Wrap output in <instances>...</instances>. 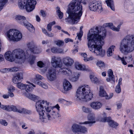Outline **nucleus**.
I'll list each match as a JSON object with an SVG mask.
<instances>
[{"label": "nucleus", "instance_id": "19", "mask_svg": "<svg viewBox=\"0 0 134 134\" xmlns=\"http://www.w3.org/2000/svg\"><path fill=\"white\" fill-rule=\"evenodd\" d=\"M63 62L65 65L67 66H70L73 64L74 61L70 58L66 57L63 59Z\"/></svg>", "mask_w": 134, "mask_h": 134}, {"label": "nucleus", "instance_id": "20", "mask_svg": "<svg viewBox=\"0 0 134 134\" xmlns=\"http://www.w3.org/2000/svg\"><path fill=\"white\" fill-rule=\"evenodd\" d=\"M109 77L106 80L108 82L111 81V83H114L115 80L114 79V76L113 75V72L111 69H109L108 71Z\"/></svg>", "mask_w": 134, "mask_h": 134}, {"label": "nucleus", "instance_id": "57", "mask_svg": "<svg viewBox=\"0 0 134 134\" xmlns=\"http://www.w3.org/2000/svg\"><path fill=\"white\" fill-rule=\"evenodd\" d=\"M93 59V58L91 56L89 58H87V59H85L84 61H88L92 60Z\"/></svg>", "mask_w": 134, "mask_h": 134}, {"label": "nucleus", "instance_id": "39", "mask_svg": "<svg viewBox=\"0 0 134 134\" xmlns=\"http://www.w3.org/2000/svg\"><path fill=\"white\" fill-rule=\"evenodd\" d=\"M88 120L90 121H95V117L93 114H90L88 116Z\"/></svg>", "mask_w": 134, "mask_h": 134}, {"label": "nucleus", "instance_id": "25", "mask_svg": "<svg viewBox=\"0 0 134 134\" xmlns=\"http://www.w3.org/2000/svg\"><path fill=\"white\" fill-rule=\"evenodd\" d=\"M41 101H43L44 104H43V107L44 109V108L46 109V111L48 112L49 111H51L50 108L49 107V103L47 102V101H44V100H41Z\"/></svg>", "mask_w": 134, "mask_h": 134}, {"label": "nucleus", "instance_id": "5", "mask_svg": "<svg viewBox=\"0 0 134 134\" xmlns=\"http://www.w3.org/2000/svg\"><path fill=\"white\" fill-rule=\"evenodd\" d=\"M93 94L90 92L88 86L80 87L77 89L76 95V99L82 102H86L90 100L93 97Z\"/></svg>", "mask_w": 134, "mask_h": 134}, {"label": "nucleus", "instance_id": "16", "mask_svg": "<svg viewBox=\"0 0 134 134\" xmlns=\"http://www.w3.org/2000/svg\"><path fill=\"white\" fill-rule=\"evenodd\" d=\"M23 79V74L21 72L16 74L13 79V82L15 84H18L19 81Z\"/></svg>", "mask_w": 134, "mask_h": 134}, {"label": "nucleus", "instance_id": "28", "mask_svg": "<svg viewBox=\"0 0 134 134\" xmlns=\"http://www.w3.org/2000/svg\"><path fill=\"white\" fill-rule=\"evenodd\" d=\"M80 126L75 124L73 125L72 128L73 131L75 133L79 132Z\"/></svg>", "mask_w": 134, "mask_h": 134}, {"label": "nucleus", "instance_id": "60", "mask_svg": "<svg viewBox=\"0 0 134 134\" xmlns=\"http://www.w3.org/2000/svg\"><path fill=\"white\" fill-rule=\"evenodd\" d=\"M65 41L66 43H67L69 42H73V40L69 38H67L65 39Z\"/></svg>", "mask_w": 134, "mask_h": 134}, {"label": "nucleus", "instance_id": "30", "mask_svg": "<svg viewBox=\"0 0 134 134\" xmlns=\"http://www.w3.org/2000/svg\"><path fill=\"white\" fill-rule=\"evenodd\" d=\"M75 66L76 69L77 70H85V66L84 65H82L78 63H75Z\"/></svg>", "mask_w": 134, "mask_h": 134}, {"label": "nucleus", "instance_id": "32", "mask_svg": "<svg viewBox=\"0 0 134 134\" xmlns=\"http://www.w3.org/2000/svg\"><path fill=\"white\" fill-rule=\"evenodd\" d=\"M79 76L80 74L79 73L76 74L74 76L71 78L70 80L73 82L76 81L78 80Z\"/></svg>", "mask_w": 134, "mask_h": 134}, {"label": "nucleus", "instance_id": "14", "mask_svg": "<svg viewBox=\"0 0 134 134\" xmlns=\"http://www.w3.org/2000/svg\"><path fill=\"white\" fill-rule=\"evenodd\" d=\"M101 121L102 122H104L107 121L109 123V125L113 128H115L118 126V124L112 120L110 117L107 118H103L102 119Z\"/></svg>", "mask_w": 134, "mask_h": 134}, {"label": "nucleus", "instance_id": "2", "mask_svg": "<svg viewBox=\"0 0 134 134\" xmlns=\"http://www.w3.org/2000/svg\"><path fill=\"white\" fill-rule=\"evenodd\" d=\"M82 6L80 3L74 2L71 3L69 5V9L67 12L69 17L67 20L70 19L72 21L71 24L77 23L80 19L82 14Z\"/></svg>", "mask_w": 134, "mask_h": 134}, {"label": "nucleus", "instance_id": "41", "mask_svg": "<svg viewBox=\"0 0 134 134\" xmlns=\"http://www.w3.org/2000/svg\"><path fill=\"white\" fill-rule=\"evenodd\" d=\"M97 65L100 68H104L105 67V64L103 62L99 61L97 63Z\"/></svg>", "mask_w": 134, "mask_h": 134}, {"label": "nucleus", "instance_id": "17", "mask_svg": "<svg viewBox=\"0 0 134 134\" xmlns=\"http://www.w3.org/2000/svg\"><path fill=\"white\" fill-rule=\"evenodd\" d=\"M132 56L130 55L129 57H125V58L124 57L121 58L119 56H118L116 57V59L117 60H120L122 63L124 65H126L127 64V63L126 61L127 62H130L132 60Z\"/></svg>", "mask_w": 134, "mask_h": 134}, {"label": "nucleus", "instance_id": "23", "mask_svg": "<svg viewBox=\"0 0 134 134\" xmlns=\"http://www.w3.org/2000/svg\"><path fill=\"white\" fill-rule=\"evenodd\" d=\"M23 24L30 32H33L34 31V28L33 26L26 20L23 21Z\"/></svg>", "mask_w": 134, "mask_h": 134}, {"label": "nucleus", "instance_id": "40", "mask_svg": "<svg viewBox=\"0 0 134 134\" xmlns=\"http://www.w3.org/2000/svg\"><path fill=\"white\" fill-rule=\"evenodd\" d=\"M17 84L18 87L21 89H24L26 85L25 84H23L21 83H19V82Z\"/></svg>", "mask_w": 134, "mask_h": 134}, {"label": "nucleus", "instance_id": "42", "mask_svg": "<svg viewBox=\"0 0 134 134\" xmlns=\"http://www.w3.org/2000/svg\"><path fill=\"white\" fill-rule=\"evenodd\" d=\"M82 110L83 112L86 113H89L91 112L90 109L84 106L82 107Z\"/></svg>", "mask_w": 134, "mask_h": 134}, {"label": "nucleus", "instance_id": "64", "mask_svg": "<svg viewBox=\"0 0 134 134\" xmlns=\"http://www.w3.org/2000/svg\"><path fill=\"white\" fill-rule=\"evenodd\" d=\"M83 0H73L74 2H76L77 3H80L81 4V3H83Z\"/></svg>", "mask_w": 134, "mask_h": 134}, {"label": "nucleus", "instance_id": "43", "mask_svg": "<svg viewBox=\"0 0 134 134\" xmlns=\"http://www.w3.org/2000/svg\"><path fill=\"white\" fill-rule=\"evenodd\" d=\"M8 0H0V7L2 9V7L8 1Z\"/></svg>", "mask_w": 134, "mask_h": 134}, {"label": "nucleus", "instance_id": "45", "mask_svg": "<svg viewBox=\"0 0 134 134\" xmlns=\"http://www.w3.org/2000/svg\"><path fill=\"white\" fill-rule=\"evenodd\" d=\"M121 89L120 86L118 85L115 88V91L117 93H119L121 92Z\"/></svg>", "mask_w": 134, "mask_h": 134}, {"label": "nucleus", "instance_id": "58", "mask_svg": "<svg viewBox=\"0 0 134 134\" xmlns=\"http://www.w3.org/2000/svg\"><path fill=\"white\" fill-rule=\"evenodd\" d=\"M52 26V25H51L49 23V24L47 25V29L49 31H51V30H52V29H51Z\"/></svg>", "mask_w": 134, "mask_h": 134}, {"label": "nucleus", "instance_id": "21", "mask_svg": "<svg viewBox=\"0 0 134 134\" xmlns=\"http://www.w3.org/2000/svg\"><path fill=\"white\" fill-rule=\"evenodd\" d=\"M59 72L63 75H69L71 74V71L70 69L65 68H63L60 69Z\"/></svg>", "mask_w": 134, "mask_h": 134}, {"label": "nucleus", "instance_id": "51", "mask_svg": "<svg viewBox=\"0 0 134 134\" xmlns=\"http://www.w3.org/2000/svg\"><path fill=\"white\" fill-rule=\"evenodd\" d=\"M36 79L39 80H42L43 78L42 76L38 74L36 75Z\"/></svg>", "mask_w": 134, "mask_h": 134}, {"label": "nucleus", "instance_id": "10", "mask_svg": "<svg viewBox=\"0 0 134 134\" xmlns=\"http://www.w3.org/2000/svg\"><path fill=\"white\" fill-rule=\"evenodd\" d=\"M55 107L57 109L54 108L53 109L51 110L50 111H49L48 113H46V116L44 119H46V117L49 120H52L55 119L59 116L57 110H59V107L58 104H57Z\"/></svg>", "mask_w": 134, "mask_h": 134}, {"label": "nucleus", "instance_id": "6", "mask_svg": "<svg viewBox=\"0 0 134 134\" xmlns=\"http://www.w3.org/2000/svg\"><path fill=\"white\" fill-rule=\"evenodd\" d=\"M36 3L35 0H19L18 5L20 9L25 8L28 12H30L35 8Z\"/></svg>", "mask_w": 134, "mask_h": 134}, {"label": "nucleus", "instance_id": "22", "mask_svg": "<svg viewBox=\"0 0 134 134\" xmlns=\"http://www.w3.org/2000/svg\"><path fill=\"white\" fill-rule=\"evenodd\" d=\"M63 86L64 90L66 91L70 90L72 87V86L70 83L66 79L64 80Z\"/></svg>", "mask_w": 134, "mask_h": 134}, {"label": "nucleus", "instance_id": "37", "mask_svg": "<svg viewBox=\"0 0 134 134\" xmlns=\"http://www.w3.org/2000/svg\"><path fill=\"white\" fill-rule=\"evenodd\" d=\"M57 12L58 14V15L59 16V18L61 19L62 18L63 15V13L60 10L59 8L58 7H57Z\"/></svg>", "mask_w": 134, "mask_h": 134}, {"label": "nucleus", "instance_id": "1", "mask_svg": "<svg viewBox=\"0 0 134 134\" xmlns=\"http://www.w3.org/2000/svg\"><path fill=\"white\" fill-rule=\"evenodd\" d=\"M101 31L100 28L96 27L94 29H91L88 34L87 45L90 50L97 55L103 57L105 51L102 49V46L104 44V39L106 36L105 30L102 31V35H99Z\"/></svg>", "mask_w": 134, "mask_h": 134}, {"label": "nucleus", "instance_id": "61", "mask_svg": "<svg viewBox=\"0 0 134 134\" xmlns=\"http://www.w3.org/2000/svg\"><path fill=\"white\" fill-rule=\"evenodd\" d=\"M57 53H62L63 52V49L57 48Z\"/></svg>", "mask_w": 134, "mask_h": 134}, {"label": "nucleus", "instance_id": "44", "mask_svg": "<svg viewBox=\"0 0 134 134\" xmlns=\"http://www.w3.org/2000/svg\"><path fill=\"white\" fill-rule=\"evenodd\" d=\"M64 43L63 41L60 40H58L56 42V44L59 46L63 45Z\"/></svg>", "mask_w": 134, "mask_h": 134}, {"label": "nucleus", "instance_id": "35", "mask_svg": "<svg viewBox=\"0 0 134 134\" xmlns=\"http://www.w3.org/2000/svg\"><path fill=\"white\" fill-rule=\"evenodd\" d=\"M25 89L27 92H29L32 91L33 88L30 85L26 84Z\"/></svg>", "mask_w": 134, "mask_h": 134}, {"label": "nucleus", "instance_id": "29", "mask_svg": "<svg viewBox=\"0 0 134 134\" xmlns=\"http://www.w3.org/2000/svg\"><path fill=\"white\" fill-rule=\"evenodd\" d=\"M26 97L34 101H36L39 98L38 97L31 94H27Z\"/></svg>", "mask_w": 134, "mask_h": 134}, {"label": "nucleus", "instance_id": "48", "mask_svg": "<svg viewBox=\"0 0 134 134\" xmlns=\"http://www.w3.org/2000/svg\"><path fill=\"white\" fill-rule=\"evenodd\" d=\"M18 70V69L16 67H13L9 68V71L10 72H16Z\"/></svg>", "mask_w": 134, "mask_h": 134}, {"label": "nucleus", "instance_id": "9", "mask_svg": "<svg viewBox=\"0 0 134 134\" xmlns=\"http://www.w3.org/2000/svg\"><path fill=\"white\" fill-rule=\"evenodd\" d=\"M43 101H39L36 103L35 106L37 111L39 113L40 119L42 121H44V119L45 118L44 116L45 111L44 109L43 104H44Z\"/></svg>", "mask_w": 134, "mask_h": 134}, {"label": "nucleus", "instance_id": "49", "mask_svg": "<svg viewBox=\"0 0 134 134\" xmlns=\"http://www.w3.org/2000/svg\"><path fill=\"white\" fill-rule=\"evenodd\" d=\"M0 123L2 125L6 126L7 125V122L5 120H0Z\"/></svg>", "mask_w": 134, "mask_h": 134}, {"label": "nucleus", "instance_id": "53", "mask_svg": "<svg viewBox=\"0 0 134 134\" xmlns=\"http://www.w3.org/2000/svg\"><path fill=\"white\" fill-rule=\"evenodd\" d=\"M82 32H81L79 33H77V36L78 37V39L80 40L81 39V37L82 36Z\"/></svg>", "mask_w": 134, "mask_h": 134}, {"label": "nucleus", "instance_id": "15", "mask_svg": "<svg viewBox=\"0 0 134 134\" xmlns=\"http://www.w3.org/2000/svg\"><path fill=\"white\" fill-rule=\"evenodd\" d=\"M99 96L101 97H105L106 99H108L111 98L113 96V93H110L108 96L106 92L104 91L103 87L101 86L100 88V91L99 93Z\"/></svg>", "mask_w": 134, "mask_h": 134}, {"label": "nucleus", "instance_id": "4", "mask_svg": "<svg viewBox=\"0 0 134 134\" xmlns=\"http://www.w3.org/2000/svg\"><path fill=\"white\" fill-rule=\"evenodd\" d=\"M121 52L127 54L134 50V35H128L121 41L119 48Z\"/></svg>", "mask_w": 134, "mask_h": 134}, {"label": "nucleus", "instance_id": "56", "mask_svg": "<svg viewBox=\"0 0 134 134\" xmlns=\"http://www.w3.org/2000/svg\"><path fill=\"white\" fill-rule=\"evenodd\" d=\"M57 48L56 47H53L51 49V51L54 53H57Z\"/></svg>", "mask_w": 134, "mask_h": 134}, {"label": "nucleus", "instance_id": "63", "mask_svg": "<svg viewBox=\"0 0 134 134\" xmlns=\"http://www.w3.org/2000/svg\"><path fill=\"white\" fill-rule=\"evenodd\" d=\"M4 60L3 56L0 54V62L3 61Z\"/></svg>", "mask_w": 134, "mask_h": 134}, {"label": "nucleus", "instance_id": "62", "mask_svg": "<svg viewBox=\"0 0 134 134\" xmlns=\"http://www.w3.org/2000/svg\"><path fill=\"white\" fill-rule=\"evenodd\" d=\"M81 56H82L83 57H84V58L83 59L84 60V59H87V54L86 53H84L83 54H81Z\"/></svg>", "mask_w": 134, "mask_h": 134}, {"label": "nucleus", "instance_id": "18", "mask_svg": "<svg viewBox=\"0 0 134 134\" xmlns=\"http://www.w3.org/2000/svg\"><path fill=\"white\" fill-rule=\"evenodd\" d=\"M102 104L99 102H94L90 104L91 107L93 109L98 110L100 108L102 107Z\"/></svg>", "mask_w": 134, "mask_h": 134}, {"label": "nucleus", "instance_id": "52", "mask_svg": "<svg viewBox=\"0 0 134 134\" xmlns=\"http://www.w3.org/2000/svg\"><path fill=\"white\" fill-rule=\"evenodd\" d=\"M9 91L12 92L13 91L15 90L14 87L12 86H11L8 88Z\"/></svg>", "mask_w": 134, "mask_h": 134}, {"label": "nucleus", "instance_id": "3", "mask_svg": "<svg viewBox=\"0 0 134 134\" xmlns=\"http://www.w3.org/2000/svg\"><path fill=\"white\" fill-rule=\"evenodd\" d=\"M30 52L29 50L24 51L22 49H15L12 52L8 51L6 52L5 55V59L11 62L14 61V57L20 59L23 62L29 57L30 55Z\"/></svg>", "mask_w": 134, "mask_h": 134}, {"label": "nucleus", "instance_id": "24", "mask_svg": "<svg viewBox=\"0 0 134 134\" xmlns=\"http://www.w3.org/2000/svg\"><path fill=\"white\" fill-rule=\"evenodd\" d=\"M104 26L105 27H110L111 29L115 31H119V27H116L111 23H105L104 24Z\"/></svg>", "mask_w": 134, "mask_h": 134}, {"label": "nucleus", "instance_id": "33", "mask_svg": "<svg viewBox=\"0 0 134 134\" xmlns=\"http://www.w3.org/2000/svg\"><path fill=\"white\" fill-rule=\"evenodd\" d=\"M18 112L20 113L29 114L31 113V111L25 109L23 108L21 110H18Z\"/></svg>", "mask_w": 134, "mask_h": 134}, {"label": "nucleus", "instance_id": "36", "mask_svg": "<svg viewBox=\"0 0 134 134\" xmlns=\"http://www.w3.org/2000/svg\"><path fill=\"white\" fill-rule=\"evenodd\" d=\"M37 84L44 88H48V85L46 84L39 81L37 83Z\"/></svg>", "mask_w": 134, "mask_h": 134}, {"label": "nucleus", "instance_id": "13", "mask_svg": "<svg viewBox=\"0 0 134 134\" xmlns=\"http://www.w3.org/2000/svg\"><path fill=\"white\" fill-rule=\"evenodd\" d=\"M47 77L50 81H53L56 80L57 78L56 70L52 68L49 69L47 75Z\"/></svg>", "mask_w": 134, "mask_h": 134}, {"label": "nucleus", "instance_id": "50", "mask_svg": "<svg viewBox=\"0 0 134 134\" xmlns=\"http://www.w3.org/2000/svg\"><path fill=\"white\" fill-rule=\"evenodd\" d=\"M95 122V121H85L82 123V124H89V125L90 126H91L92 125L91 124H93Z\"/></svg>", "mask_w": 134, "mask_h": 134}, {"label": "nucleus", "instance_id": "38", "mask_svg": "<svg viewBox=\"0 0 134 134\" xmlns=\"http://www.w3.org/2000/svg\"><path fill=\"white\" fill-rule=\"evenodd\" d=\"M87 129L86 127L84 126H80L79 132L85 133L87 132Z\"/></svg>", "mask_w": 134, "mask_h": 134}, {"label": "nucleus", "instance_id": "11", "mask_svg": "<svg viewBox=\"0 0 134 134\" xmlns=\"http://www.w3.org/2000/svg\"><path fill=\"white\" fill-rule=\"evenodd\" d=\"M89 7L91 10L95 11L97 10L101 12L102 9L101 3L98 1H93L89 4Z\"/></svg>", "mask_w": 134, "mask_h": 134}, {"label": "nucleus", "instance_id": "8", "mask_svg": "<svg viewBox=\"0 0 134 134\" xmlns=\"http://www.w3.org/2000/svg\"><path fill=\"white\" fill-rule=\"evenodd\" d=\"M27 46L29 49L27 50H29L30 52V55L28 58L26 59L24 61L26 60L29 59L28 60L30 61V63L31 64H32L34 63V61L35 60L36 57L35 56H31V53H32L34 54H38L40 53V51L35 43L33 41L28 43L27 44Z\"/></svg>", "mask_w": 134, "mask_h": 134}, {"label": "nucleus", "instance_id": "47", "mask_svg": "<svg viewBox=\"0 0 134 134\" xmlns=\"http://www.w3.org/2000/svg\"><path fill=\"white\" fill-rule=\"evenodd\" d=\"M11 111H12L14 112H18V110L19 109H17L16 107L15 106L13 105H11Z\"/></svg>", "mask_w": 134, "mask_h": 134}, {"label": "nucleus", "instance_id": "54", "mask_svg": "<svg viewBox=\"0 0 134 134\" xmlns=\"http://www.w3.org/2000/svg\"><path fill=\"white\" fill-rule=\"evenodd\" d=\"M92 82L94 83H97L99 82L98 79L96 77H94L92 80Z\"/></svg>", "mask_w": 134, "mask_h": 134}, {"label": "nucleus", "instance_id": "34", "mask_svg": "<svg viewBox=\"0 0 134 134\" xmlns=\"http://www.w3.org/2000/svg\"><path fill=\"white\" fill-rule=\"evenodd\" d=\"M1 108L3 109L7 110L8 111H10L11 110V106L10 105H1Z\"/></svg>", "mask_w": 134, "mask_h": 134}, {"label": "nucleus", "instance_id": "55", "mask_svg": "<svg viewBox=\"0 0 134 134\" xmlns=\"http://www.w3.org/2000/svg\"><path fill=\"white\" fill-rule=\"evenodd\" d=\"M1 71L3 73H5L9 71V68H5L2 69Z\"/></svg>", "mask_w": 134, "mask_h": 134}, {"label": "nucleus", "instance_id": "26", "mask_svg": "<svg viewBox=\"0 0 134 134\" xmlns=\"http://www.w3.org/2000/svg\"><path fill=\"white\" fill-rule=\"evenodd\" d=\"M106 2L107 5L110 7L113 10H114L115 8L113 0H107Z\"/></svg>", "mask_w": 134, "mask_h": 134}, {"label": "nucleus", "instance_id": "7", "mask_svg": "<svg viewBox=\"0 0 134 134\" xmlns=\"http://www.w3.org/2000/svg\"><path fill=\"white\" fill-rule=\"evenodd\" d=\"M6 34L7 38L9 41H18L22 38V34L20 31L14 29H10Z\"/></svg>", "mask_w": 134, "mask_h": 134}, {"label": "nucleus", "instance_id": "46", "mask_svg": "<svg viewBox=\"0 0 134 134\" xmlns=\"http://www.w3.org/2000/svg\"><path fill=\"white\" fill-rule=\"evenodd\" d=\"M37 66L40 68H43L44 66V64L42 61H40L37 63Z\"/></svg>", "mask_w": 134, "mask_h": 134}, {"label": "nucleus", "instance_id": "12", "mask_svg": "<svg viewBox=\"0 0 134 134\" xmlns=\"http://www.w3.org/2000/svg\"><path fill=\"white\" fill-rule=\"evenodd\" d=\"M61 59L60 58L53 56L52 57L51 63L52 66L54 68H61L62 65L61 64Z\"/></svg>", "mask_w": 134, "mask_h": 134}, {"label": "nucleus", "instance_id": "27", "mask_svg": "<svg viewBox=\"0 0 134 134\" xmlns=\"http://www.w3.org/2000/svg\"><path fill=\"white\" fill-rule=\"evenodd\" d=\"M115 48V46L112 45L108 49L107 52V53L108 57H110L112 55V51H114V49Z\"/></svg>", "mask_w": 134, "mask_h": 134}, {"label": "nucleus", "instance_id": "31", "mask_svg": "<svg viewBox=\"0 0 134 134\" xmlns=\"http://www.w3.org/2000/svg\"><path fill=\"white\" fill-rule=\"evenodd\" d=\"M15 19L16 20L21 21H23H23H26V18L25 16L20 15H16L15 17ZM22 24V23H21Z\"/></svg>", "mask_w": 134, "mask_h": 134}, {"label": "nucleus", "instance_id": "59", "mask_svg": "<svg viewBox=\"0 0 134 134\" xmlns=\"http://www.w3.org/2000/svg\"><path fill=\"white\" fill-rule=\"evenodd\" d=\"M40 12L41 13V15L43 17H44L46 16V14L44 11L43 10H41Z\"/></svg>", "mask_w": 134, "mask_h": 134}]
</instances>
